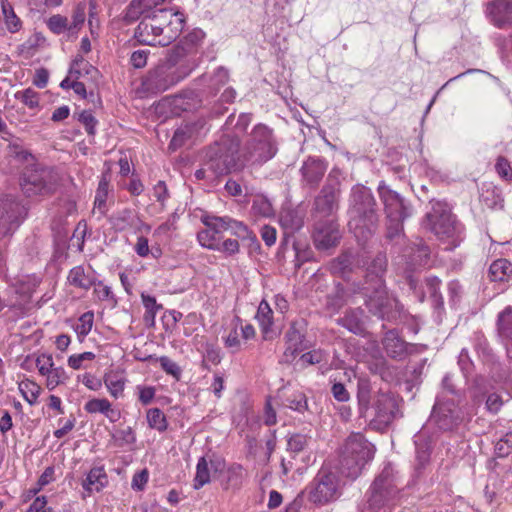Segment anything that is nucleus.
<instances>
[{"label":"nucleus","mask_w":512,"mask_h":512,"mask_svg":"<svg viewBox=\"0 0 512 512\" xmlns=\"http://www.w3.org/2000/svg\"><path fill=\"white\" fill-rule=\"evenodd\" d=\"M348 227L359 241L367 240L376 230L379 215L371 190L363 185L351 189L348 208Z\"/></svg>","instance_id":"7ed1b4c3"},{"label":"nucleus","mask_w":512,"mask_h":512,"mask_svg":"<svg viewBox=\"0 0 512 512\" xmlns=\"http://www.w3.org/2000/svg\"><path fill=\"white\" fill-rule=\"evenodd\" d=\"M416 445V459L419 465H425L430 458V447L426 442H422L421 436L415 440Z\"/></svg>","instance_id":"13d9d810"},{"label":"nucleus","mask_w":512,"mask_h":512,"mask_svg":"<svg viewBox=\"0 0 512 512\" xmlns=\"http://www.w3.org/2000/svg\"><path fill=\"white\" fill-rule=\"evenodd\" d=\"M480 200L488 208H503L504 199L501 189L492 183L483 184Z\"/></svg>","instance_id":"c85d7f7f"},{"label":"nucleus","mask_w":512,"mask_h":512,"mask_svg":"<svg viewBox=\"0 0 512 512\" xmlns=\"http://www.w3.org/2000/svg\"><path fill=\"white\" fill-rule=\"evenodd\" d=\"M1 9L5 25L9 32L16 33L22 27L20 18L15 14L14 9L8 0H1Z\"/></svg>","instance_id":"c9c22d12"},{"label":"nucleus","mask_w":512,"mask_h":512,"mask_svg":"<svg viewBox=\"0 0 512 512\" xmlns=\"http://www.w3.org/2000/svg\"><path fill=\"white\" fill-rule=\"evenodd\" d=\"M48 28L55 34H61L65 31L70 33L69 21L62 15H53L47 21Z\"/></svg>","instance_id":"8fccbe9b"},{"label":"nucleus","mask_w":512,"mask_h":512,"mask_svg":"<svg viewBox=\"0 0 512 512\" xmlns=\"http://www.w3.org/2000/svg\"><path fill=\"white\" fill-rule=\"evenodd\" d=\"M347 297L343 286L340 283L335 284L333 290L327 294L325 310L330 315L337 313L346 303Z\"/></svg>","instance_id":"c756f323"},{"label":"nucleus","mask_w":512,"mask_h":512,"mask_svg":"<svg viewBox=\"0 0 512 512\" xmlns=\"http://www.w3.org/2000/svg\"><path fill=\"white\" fill-rule=\"evenodd\" d=\"M430 421L439 429L449 431L457 427L462 421V412L454 398L438 397L434 404Z\"/></svg>","instance_id":"dca6fc26"},{"label":"nucleus","mask_w":512,"mask_h":512,"mask_svg":"<svg viewBox=\"0 0 512 512\" xmlns=\"http://www.w3.org/2000/svg\"><path fill=\"white\" fill-rule=\"evenodd\" d=\"M147 421L151 428L163 432L167 429V420L159 408H151L147 411Z\"/></svg>","instance_id":"a18cd8bd"},{"label":"nucleus","mask_w":512,"mask_h":512,"mask_svg":"<svg viewBox=\"0 0 512 512\" xmlns=\"http://www.w3.org/2000/svg\"><path fill=\"white\" fill-rule=\"evenodd\" d=\"M94 322V314L91 311L85 312L82 314L78 322L74 326V331L77 336L82 340L85 338L91 331Z\"/></svg>","instance_id":"c03bdc74"},{"label":"nucleus","mask_w":512,"mask_h":512,"mask_svg":"<svg viewBox=\"0 0 512 512\" xmlns=\"http://www.w3.org/2000/svg\"><path fill=\"white\" fill-rule=\"evenodd\" d=\"M495 170L499 177L505 181L512 182V167L505 157L499 156L496 159Z\"/></svg>","instance_id":"4d7b16f0"},{"label":"nucleus","mask_w":512,"mask_h":512,"mask_svg":"<svg viewBox=\"0 0 512 512\" xmlns=\"http://www.w3.org/2000/svg\"><path fill=\"white\" fill-rule=\"evenodd\" d=\"M251 210L254 215L260 217H270L274 214V209L270 201L262 196H257L253 200Z\"/></svg>","instance_id":"49530a36"},{"label":"nucleus","mask_w":512,"mask_h":512,"mask_svg":"<svg viewBox=\"0 0 512 512\" xmlns=\"http://www.w3.org/2000/svg\"><path fill=\"white\" fill-rule=\"evenodd\" d=\"M367 509L370 512H391L395 507L399 488L392 465L386 464L367 491Z\"/></svg>","instance_id":"423d86ee"},{"label":"nucleus","mask_w":512,"mask_h":512,"mask_svg":"<svg viewBox=\"0 0 512 512\" xmlns=\"http://www.w3.org/2000/svg\"><path fill=\"white\" fill-rule=\"evenodd\" d=\"M307 445V437L302 434H294L288 439V450L294 453L301 452Z\"/></svg>","instance_id":"0e129e2a"},{"label":"nucleus","mask_w":512,"mask_h":512,"mask_svg":"<svg viewBox=\"0 0 512 512\" xmlns=\"http://www.w3.org/2000/svg\"><path fill=\"white\" fill-rule=\"evenodd\" d=\"M286 349L284 355L286 360L294 358L295 355L303 350V335L294 327H291L285 334Z\"/></svg>","instance_id":"2f4dec72"},{"label":"nucleus","mask_w":512,"mask_h":512,"mask_svg":"<svg viewBox=\"0 0 512 512\" xmlns=\"http://www.w3.org/2000/svg\"><path fill=\"white\" fill-rule=\"evenodd\" d=\"M279 221L286 233L292 234L303 226L304 214L298 209H283Z\"/></svg>","instance_id":"bb28decb"},{"label":"nucleus","mask_w":512,"mask_h":512,"mask_svg":"<svg viewBox=\"0 0 512 512\" xmlns=\"http://www.w3.org/2000/svg\"><path fill=\"white\" fill-rule=\"evenodd\" d=\"M512 453V431L506 433L495 445V454L504 458Z\"/></svg>","instance_id":"5fc2aeb1"},{"label":"nucleus","mask_w":512,"mask_h":512,"mask_svg":"<svg viewBox=\"0 0 512 512\" xmlns=\"http://www.w3.org/2000/svg\"><path fill=\"white\" fill-rule=\"evenodd\" d=\"M206 227L207 229L202 230L198 233V241L201 244V246L215 251V249H218L220 239L219 234L223 231V228H213L211 226Z\"/></svg>","instance_id":"72a5a7b5"},{"label":"nucleus","mask_w":512,"mask_h":512,"mask_svg":"<svg viewBox=\"0 0 512 512\" xmlns=\"http://www.w3.org/2000/svg\"><path fill=\"white\" fill-rule=\"evenodd\" d=\"M498 332L499 335L510 341L512 344V307H506L501 313L498 315Z\"/></svg>","instance_id":"e433bc0d"},{"label":"nucleus","mask_w":512,"mask_h":512,"mask_svg":"<svg viewBox=\"0 0 512 512\" xmlns=\"http://www.w3.org/2000/svg\"><path fill=\"white\" fill-rule=\"evenodd\" d=\"M86 18V5L85 3H79L72 14V22L69 23L70 33L76 34L77 31L82 27Z\"/></svg>","instance_id":"09e8293b"},{"label":"nucleus","mask_w":512,"mask_h":512,"mask_svg":"<svg viewBox=\"0 0 512 512\" xmlns=\"http://www.w3.org/2000/svg\"><path fill=\"white\" fill-rule=\"evenodd\" d=\"M93 286L95 287L94 294L98 300L116 303V299L109 286L104 285L101 281H96V285Z\"/></svg>","instance_id":"052dcab7"},{"label":"nucleus","mask_w":512,"mask_h":512,"mask_svg":"<svg viewBox=\"0 0 512 512\" xmlns=\"http://www.w3.org/2000/svg\"><path fill=\"white\" fill-rule=\"evenodd\" d=\"M367 316L361 308L349 309L344 313L343 317L337 320V323L350 332L361 335L365 332V322Z\"/></svg>","instance_id":"5701e85b"},{"label":"nucleus","mask_w":512,"mask_h":512,"mask_svg":"<svg viewBox=\"0 0 512 512\" xmlns=\"http://www.w3.org/2000/svg\"><path fill=\"white\" fill-rule=\"evenodd\" d=\"M111 403L105 399L94 398L86 402L84 409L88 413H102L105 414L109 410Z\"/></svg>","instance_id":"6e6d98bb"},{"label":"nucleus","mask_w":512,"mask_h":512,"mask_svg":"<svg viewBox=\"0 0 512 512\" xmlns=\"http://www.w3.org/2000/svg\"><path fill=\"white\" fill-rule=\"evenodd\" d=\"M104 383L109 393L114 398L117 399L123 395L125 379L122 376L114 373L108 374L104 378Z\"/></svg>","instance_id":"ea45409f"},{"label":"nucleus","mask_w":512,"mask_h":512,"mask_svg":"<svg viewBox=\"0 0 512 512\" xmlns=\"http://www.w3.org/2000/svg\"><path fill=\"white\" fill-rule=\"evenodd\" d=\"M18 389L30 405L37 403L38 397L42 391V388L34 381L30 379H24L18 383Z\"/></svg>","instance_id":"f704fd0d"},{"label":"nucleus","mask_w":512,"mask_h":512,"mask_svg":"<svg viewBox=\"0 0 512 512\" xmlns=\"http://www.w3.org/2000/svg\"><path fill=\"white\" fill-rule=\"evenodd\" d=\"M357 401L360 417L377 430L387 428L400 413L397 398L392 393L378 392L371 397V384L367 379L358 380Z\"/></svg>","instance_id":"f03ea898"},{"label":"nucleus","mask_w":512,"mask_h":512,"mask_svg":"<svg viewBox=\"0 0 512 512\" xmlns=\"http://www.w3.org/2000/svg\"><path fill=\"white\" fill-rule=\"evenodd\" d=\"M486 12L494 25L502 27L512 19V0L491 1Z\"/></svg>","instance_id":"aec40b11"},{"label":"nucleus","mask_w":512,"mask_h":512,"mask_svg":"<svg viewBox=\"0 0 512 512\" xmlns=\"http://www.w3.org/2000/svg\"><path fill=\"white\" fill-rule=\"evenodd\" d=\"M431 211L427 212L423 221L425 229L431 231L440 240L451 239L453 246H457L455 236L458 233L456 220L446 203L431 202Z\"/></svg>","instance_id":"9b49d317"},{"label":"nucleus","mask_w":512,"mask_h":512,"mask_svg":"<svg viewBox=\"0 0 512 512\" xmlns=\"http://www.w3.org/2000/svg\"><path fill=\"white\" fill-rule=\"evenodd\" d=\"M374 453V445L363 434H350L341 448V473L348 478L356 479L364 466L373 459Z\"/></svg>","instance_id":"39448f33"},{"label":"nucleus","mask_w":512,"mask_h":512,"mask_svg":"<svg viewBox=\"0 0 512 512\" xmlns=\"http://www.w3.org/2000/svg\"><path fill=\"white\" fill-rule=\"evenodd\" d=\"M225 466V462L222 459L210 460L209 462L205 457H201L198 460L196 466V475L194 477V488L200 489L204 485L210 482V469L214 472L222 471Z\"/></svg>","instance_id":"412c9836"},{"label":"nucleus","mask_w":512,"mask_h":512,"mask_svg":"<svg viewBox=\"0 0 512 512\" xmlns=\"http://www.w3.org/2000/svg\"><path fill=\"white\" fill-rule=\"evenodd\" d=\"M194 69L195 62L193 60H190L186 65L178 66L172 63V59L168 57L148 71L142 80V89L150 94L162 93L185 79Z\"/></svg>","instance_id":"0eeeda50"},{"label":"nucleus","mask_w":512,"mask_h":512,"mask_svg":"<svg viewBox=\"0 0 512 512\" xmlns=\"http://www.w3.org/2000/svg\"><path fill=\"white\" fill-rule=\"evenodd\" d=\"M27 215L26 207L12 196L0 200V239L11 236Z\"/></svg>","instance_id":"ddd939ff"},{"label":"nucleus","mask_w":512,"mask_h":512,"mask_svg":"<svg viewBox=\"0 0 512 512\" xmlns=\"http://www.w3.org/2000/svg\"><path fill=\"white\" fill-rule=\"evenodd\" d=\"M109 182L106 177H102L99 181L98 188L94 200V208L98 209L101 215L106 212V200L108 195Z\"/></svg>","instance_id":"79ce46f5"},{"label":"nucleus","mask_w":512,"mask_h":512,"mask_svg":"<svg viewBox=\"0 0 512 512\" xmlns=\"http://www.w3.org/2000/svg\"><path fill=\"white\" fill-rule=\"evenodd\" d=\"M78 120H79V122H81V123L84 125L85 130H86V132H87L89 135H94V134H95V132H96V124H97V120H96V118L93 116V114L91 113V111H88V110H84V111H82V112L79 114Z\"/></svg>","instance_id":"e2e57ef3"},{"label":"nucleus","mask_w":512,"mask_h":512,"mask_svg":"<svg viewBox=\"0 0 512 512\" xmlns=\"http://www.w3.org/2000/svg\"><path fill=\"white\" fill-rule=\"evenodd\" d=\"M8 154L10 157L22 163H31L34 159L33 155L23 147L19 139L10 142L8 145Z\"/></svg>","instance_id":"a19ab883"},{"label":"nucleus","mask_w":512,"mask_h":512,"mask_svg":"<svg viewBox=\"0 0 512 512\" xmlns=\"http://www.w3.org/2000/svg\"><path fill=\"white\" fill-rule=\"evenodd\" d=\"M150 51L148 49H139L132 52L130 56V64L135 69L144 68L147 64Z\"/></svg>","instance_id":"680f3d73"},{"label":"nucleus","mask_w":512,"mask_h":512,"mask_svg":"<svg viewBox=\"0 0 512 512\" xmlns=\"http://www.w3.org/2000/svg\"><path fill=\"white\" fill-rule=\"evenodd\" d=\"M36 367L42 376H47V374L54 368V362L52 355L50 354H41L36 358Z\"/></svg>","instance_id":"bf43d9fd"},{"label":"nucleus","mask_w":512,"mask_h":512,"mask_svg":"<svg viewBox=\"0 0 512 512\" xmlns=\"http://www.w3.org/2000/svg\"><path fill=\"white\" fill-rule=\"evenodd\" d=\"M22 190L27 196L48 195L55 191L57 178L47 168L28 170L24 173Z\"/></svg>","instance_id":"2eb2a0df"},{"label":"nucleus","mask_w":512,"mask_h":512,"mask_svg":"<svg viewBox=\"0 0 512 512\" xmlns=\"http://www.w3.org/2000/svg\"><path fill=\"white\" fill-rule=\"evenodd\" d=\"M15 98L20 100L31 109H34L39 105V95L35 90L31 88L17 92L15 94Z\"/></svg>","instance_id":"603ef678"},{"label":"nucleus","mask_w":512,"mask_h":512,"mask_svg":"<svg viewBox=\"0 0 512 512\" xmlns=\"http://www.w3.org/2000/svg\"><path fill=\"white\" fill-rule=\"evenodd\" d=\"M108 483V478L103 467L92 468L82 482V487L90 495L100 492Z\"/></svg>","instance_id":"a878e982"},{"label":"nucleus","mask_w":512,"mask_h":512,"mask_svg":"<svg viewBox=\"0 0 512 512\" xmlns=\"http://www.w3.org/2000/svg\"><path fill=\"white\" fill-rule=\"evenodd\" d=\"M68 281L71 285L84 290H89L93 285H96V279L86 274L82 266H76L70 270Z\"/></svg>","instance_id":"473e14b6"},{"label":"nucleus","mask_w":512,"mask_h":512,"mask_svg":"<svg viewBox=\"0 0 512 512\" xmlns=\"http://www.w3.org/2000/svg\"><path fill=\"white\" fill-rule=\"evenodd\" d=\"M139 218L137 217L134 210L124 208L114 213L110 222L117 231H126L128 229L136 227Z\"/></svg>","instance_id":"cd10ccee"},{"label":"nucleus","mask_w":512,"mask_h":512,"mask_svg":"<svg viewBox=\"0 0 512 512\" xmlns=\"http://www.w3.org/2000/svg\"><path fill=\"white\" fill-rule=\"evenodd\" d=\"M430 257L429 247L423 243L417 245L416 249L413 250L411 257V263L413 267H422L428 264Z\"/></svg>","instance_id":"de8ad7c7"},{"label":"nucleus","mask_w":512,"mask_h":512,"mask_svg":"<svg viewBox=\"0 0 512 512\" xmlns=\"http://www.w3.org/2000/svg\"><path fill=\"white\" fill-rule=\"evenodd\" d=\"M159 363H160V366L161 368L167 373V374H170L174 377H179L180 374H181V369L180 367L177 365V363H175L173 360H171L169 357L167 356H161L159 358Z\"/></svg>","instance_id":"69168bd1"},{"label":"nucleus","mask_w":512,"mask_h":512,"mask_svg":"<svg viewBox=\"0 0 512 512\" xmlns=\"http://www.w3.org/2000/svg\"><path fill=\"white\" fill-rule=\"evenodd\" d=\"M341 495L338 476L326 469H321L309 486L308 498L318 506L336 501Z\"/></svg>","instance_id":"f8f14e48"},{"label":"nucleus","mask_w":512,"mask_h":512,"mask_svg":"<svg viewBox=\"0 0 512 512\" xmlns=\"http://www.w3.org/2000/svg\"><path fill=\"white\" fill-rule=\"evenodd\" d=\"M244 478L243 468L241 465L234 464L227 469L225 489H238L242 485Z\"/></svg>","instance_id":"58836bf2"},{"label":"nucleus","mask_w":512,"mask_h":512,"mask_svg":"<svg viewBox=\"0 0 512 512\" xmlns=\"http://www.w3.org/2000/svg\"><path fill=\"white\" fill-rule=\"evenodd\" d=\"M69 376L63 367H54L46 376V387L52 391L57 386L66 383Z\"/></svg>","instance_id":"37998d69"},{"label":"nucleus","mask_w":512,"mask_h":512,"mask_svg":"<svg viewBox=\"0 0 512 512\" xmlns=\"http://www.w3.org/2000/svg\"><path fill=\"white\" fill-rule=\"evenodd\" d=\"M205 33L201 29H194L184 36L171 50L169 57L172 63L186 65L190 60L195 62V68L199 64L197 54L204 40Z\"/></svg>","instance_id":"4468645a"},{"label":"nucleus","mask_w":512,"mask_h":512,"mask_svg":"<svg viewBox=\"0 0 512 512\" xmlns=\"http://www.w3.org/2000/svg\"><path fill=\"white\" fill-rule=\"evenodd\" d=\"M203 223L205 226H211L213 228L222 227L223 231L229 230L232 234L241 238H246L249 233L246 225L230 217L206 216L203 218Z\"/></svg>","instance_id":"4be33fe9"},{"label":"nucleus","mask_w":512,"mask_h":512,"mask_svg":"<svg viewBox=\"0 0 512 512\" xmlns=\"http://www.w3.org/2000/svg\"><path fill=\"white\" fill-rule=\"evenodd\" d=\"M240 139L225 135L205 150L206 169L213 177L239 172L244 169V162L239 154Z\"/></svg>","instance_id":"20e7f679"},{"label":"nucleus","mask_w":512,"mask_h":512,"mask_svg":"<svg viewBox=\"0 0 512 512\" xmlns=\"http://www.w3.org/2000/svg\"><path fill=\"white\" fill-rule=\"evenodd\" d=\"M192 127L189 125L181 126L179 127L171 139V142L169 144V147L172 149H177L181 147L187 139H189L192 136Z\"/></svg>","instance_id":"3c124183"},{"label":"nucleus","mask_w":512,"mask_h":512,"mask_svg":"<svg viewBox=\"0 0 512 512\" xmlns=\"http://www.w3.org/2000/svg\"><path fill=\"white\" fill-rule=\"evenodd\" d=\"M355 292L364 296L366 308L379 319L394 321L400 316L402 305L394 295L388 292L385 282L378 280L375 286L358 285Z\"/></svg>","instance_id":"9d476101"},{"label":"nucleus","mask_w":512,"mask_h":512,"mask_svg":"<svg viewBox=\"0 0 512 512\" xmlns=\"http://www.w3.org/2000/svg\"><path fill=\"white\" fill-rule=\"evenodd\" d=\"M28 512H52V508L47 506L45 496H39L31 503Z\"/></svg>","instance_id":"774afa93"},{"label":"nucleus","mask_w":512,"mask_h":512,"mask_svg":"<svg viewBox=\"0 0 512 512\" xmlns=\"http://www.w3.org/2000/svg\"><path fill=\"white\" fill-rule=\"evenodd\" d=\"M278 143L273 130L267 125H255L241 151L240 158L246 165H262L277 154Z\"/></svg>","instance_id":"6e6552de"},{"label":"nucleus","mask_w":512,"mask_h":512,"mask_svg":"<svg viewBox=\"0 0 512 512\" xmlns=\"http://www.w3.org/2000/svg\"><path fill=\"white\" fill-rule=\"evenodd\" d=\"M95 359V354L93 352H83L80 354H73L68 358V365L74 370H79L82 368H86L84 362L92 361Z\"/></svg>","instance_id":"864d4df0"},{"label":"nucleus","mask_w":512,"mask_h":512,"mask_svg":"<svg viewBox=\"0 0 512 512\" xmlns=\"http://www.w3.org/2000/svg\"><path fill=\"white\" fill-rule=\"evenodd\" d=\"M339 195L340 181L337 178H332L331 175H329L319 195L315 198V211L321 216L331 215L338 208Z\"/></svg>","instance_id":"f3484780"},{"label":"nucleus","mask_w":512,"mask_h":512,"mask_svg":"<svg viewBox=\"0 0 512 512\" xmlns=\"http://www.w3.org/2000/svg\"><path fill=\"white\" fill-rule=\"evenodd\" d=\"M327 166L322 159L308 158L302 168V176L307 184L316 186L324 176Z\"/></svg>","instance_id":"b1692460"},{"label":"nucleus","mask_w":512,"mask_h":512,"mask_svg":"<svg viewBox=\"0 0 512 512\" xmlns=\"http://www.w3.org/2000/svg\"><path fill=\"white\" fill-rule=\"evenodd\" d=\"M488 277L492 282H510L512 280V263L504 258L493 261L489 267Z\"/></svg>","instance_id":"393cba45"},{"label":"nucleus","mask_w":512,"mask_h":512,"mask_svg":"<svg viewBox=\"0 0 512 512\" xmlns=\"http://www.w3.org/2000/svg\"><path fill=\"white\" fill-rule=\"evenodd\" d=\"M314 244L318 250L335 247L340 240V232L333 220H319L315 223L313 233Z\"/></svg>","instance_id":"a211bd4d"},{"label":"nucleus","mask_w":512,"mask_h":512,"mask_svg":"<svg viewBox=\"0 0 512 512\" xmlns=\"http://www.w3.org/2000/svg\"><path fill=\"white\" fill-rule=\"evenodd\" d=\"M379 198L386 216L387 238L394 240L403 233V222L412 215V207L398 192L392 190L385 181L377 187Z\"/></svg>","instance_id":"1a4fd4ad"},{"label":"nucleus","mask_w":512,"mask_h":512,"mask_svg":"<svg viewBox=\"0 0 512 512\" xmlns=\"http://www.w3.org/2000/svg\"><path fill=\"white\" fill-rule=\"evenodd\" d=\"M256 319L264 334L270 331L273 324V311L266 300H262L258 306Z\"/></svg>","instance_id":"4c0bfd02"},{"label":"nucleus","mask_w":512,"mask_h":512,"mask_svg":"<svg viewBox=\"0 0 512 512\" xmlns=\"http://www.w3.org/2000/svg\"><path fill=\"white\" fill-rule=\"evenodd\" d=\"M142 303L146 309V313L154 319L157 312L162 309V305L157 304L156 298L150 295H141Z\"/></svg>","instance_id":"338daca9"},{"label":"nucleus","mask_w":512,"mask_h":512,"mask_svg":"<svg viewBox=\"0 0 512 512\" xmlns=\"http://www.w3.org/2000/svg\"><path fill=\"white\" fill-rule=\"evenodd\" d=\"M185 17L170 9H158L145 15L135 29V38L150 46H168L183 30Z\"/></svg>","instance_id":"f257e3e1"},{"label":"nucleus","mask_w":512,"mask_h":512,"mask_svg":"<svg viewBox=\"0 0 512 512\" xmlns=\"http://www.w3.org/2000/svg\"><path fill=\"white\" fill-rule=\"evenodd\" d=\"M387 256L385 253H378L367 265L364 281L360 285L375 286L378 280L385 282L384 275L387 270Z\"/></svg>","instance_id":"6ab92c4d"},{"label":"nucleus","mask_w":512,"mask_h":512,"mask_svg":"<svg viewBox=\"0 0 512 512\" xmlns=\"http://www.w3.org/2000/svg\"><path fill=\"white\" fill-rule=\"evenodd\" d=\"M383 346L386 353L394 359H401L406 353L404 341H402L394 331L386 333L383 339Z\"/></svg>","instance_id":"7c9ffc66"}]
</instances>
